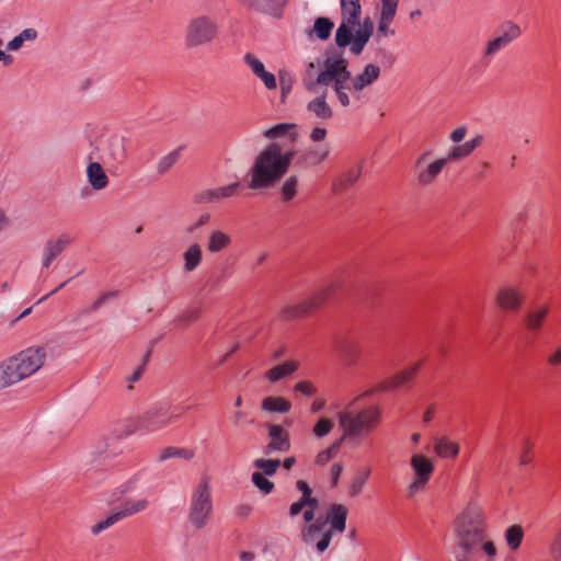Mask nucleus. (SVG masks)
I'll use <instances>...</instances> for the list:
<instances>
[{
  "label": "nucleus",
  "instance_id": "f257e3e1",
  "mask_svg": "<svg viewBox=\"0 0 561 561\" xmlns=\"http://www.w3.org/2000/svg\"><path fill=\"white\" fill-rule=\"evenodd\" d=\"M486 518L483 506L470 501L454 522V539L457 561H470L485 539Z\"/></svg>",
  "mask_w": 561,
  "mask_h": 561
},
{
  "label": "nucleus",
  "instance_id": "f03ea898",
  "mask_svg": "<svg viewBox=\"0 0 561 561\" xmlns=\"http://www.w3.org/2000/svg\"><path fill=\"white\" fill-rule=\"evenodd\" d=\"M294 156V150L283 151L278 142L268 144L249 170L248 187L257 191L274 186L287 173Z\"/></svg>",
  "mask_w": 561,
  "mask_h": 561
},
{
  "label": "nucleus",
  "instance_id": "7ed1b4c3",
  "mask_svg": "<svg viewBox=\"0 0 561 561\" xmlns=\"http://www.w3.org/2000/svg\"><path fill=\"white\" fill-rule=\"evenodd\" d=\"M337 421L342 431V443L357 446L378 427L381 422V410L377 405L357 409L352 402L339 411Z\"/></svg>",
  "mask_w": 561,
  "mask_h": 561
},
{
  "label": "nucleus",
  "instance_id": "20e7f679",
  "mask_svg": "<svg viewBox=\"0 0 561 561\" xmlns=\"http://www.w3.org/2000/svg\"><path fill=\"white\" fill-rule=\"evenodd\" d=\"M46 351L27 347L0 362V390L14 386L34 375L45 363Z\"/></svg>",
  "mask_w": 561,
  "mask_h": 561
},
{
  "label": "nucleus",
  "instance_id": "39448f33",
  "mask_svg": "<svg viewBox=\"0 0 561 561\" xmlns=\"http://www.w3.org/2000/svg\"><path fill=\"white\" fill-rule=\"evenodd\" d=\"M351 79L352 73L348 70V61L342 54H336L325 58L318 81H322V85L325 89L332 85L340 105L348 107L351 105V98L348 95V92H351Z\"/></svg>",
  "mask_w": 561,
  "mask_h": 561
},
{
  "label": "nucleus",
  "instance_id": "423d86ee",
  "mask_svg": "<svg viewBox=\"0 0 561 561\" xmlns=\"http://www.w3.org/2000/svg\"><path fill=\"white\" fill-rule=\"evenodd\" d=\"M214 515L213 494L209 481L203 478L193 488L188 508L187 523L195 530L205 528L211 520Z\"/></svg>",
  "mask_w": 561,
  "mask_h": 561
},
{
  "label": "nucleus",
  "instance_id": "0eeeda50",
  "mask_svg": "<svg viewBox=\"0 0 561 561\" xmlns=\"http://www.w3.org/2000/svg\"><path fill=\"white\" fill-rule=\"evenodd\" d=\"M218 35V25L207 15L190 20L184 31V43L190 49L211 44Z\"/></svg>",
  "mask_w": 561,
  "mask_h": 561
},
{
  "label": "nucleus",
  "instance_id": "6e6552de",
  "mask_svg": "<svg viewBox=\"0 0 561 561\" xmlns=\"http://www.w3.org/2000/svg\"><path fill=\"white\" fill-rule=\"evenodd\" d=\"M181 416L180 407L156 403L138 417V427L149 433L160 431Z\"/></svg>",
  "mask_w": 561,
  "mask_h": 561
},
{
  "label": "nucleus",
  "instance_id": "1a4fd4ad",
  "mask_svg": "<svg viewBox=\"0 0 561 561\" xmlns=\"http://www.w3.org/2000/svg\"><path fill=\"white\" fill-rule=\"evenodd\" d=\"M362 7L359 0H341L342 22L335 32V44L345 48L352 42V30L359 25Z\"/></svg>",
  "mask_w": 561,
  "mask_h": 561
},
{
  "label": "nucleus",
  "instance_id": "9d476101",
  "mask_svg": "<svg viewBox=\"0 0 561 561\" xmlns=\"http://www.w3.org/2000/svg\"><path fill=\"white\" fill-rule=\"evenodd\" d=\"M149 507V501L142 499H127L124 501L116 512H113L105 519L96 523L92 526L91 533L98 535L105 529L112 527L122 519L145 512Z\"/></svg>",
  "mask_w": 561,
  "mask_h": 561
},
{
  "label": "nucleus",
  "instance_id": "9b49d317",
  "mask_svg": "<svg viewBox=\"0 0 561 561\" xmlns=\"http://www.w3.org/2000/svg\"><path fill=\"white\" fill-rule=\"evenodd\" d=\"M300 536L305 545L313 546L318 553H323L329 548L334 535L322 522V517H319L311 524H305Z\"/></svg>",
  "mask_w": 561,
  "mask_h": 561
},
{
  "label": "nucleus",
  "instance_id": "f8f14e48",
  "mask_svg": "<svg viewBox=\"0 0 561 561\" xmlns=\"http://www.w3.org/2000/svg\"><path fill=\"white\" fill-rule=\"evenodd\" d=\"M431 154L432 151L426 150L417 158L415 162L416 180L422 186L432 185L437 176L442 173L443 169L447 165V163L453 162L451 159H448V154L446 157H442L435 159L434 161L427 162Z\"/></svg>",
  "mask_w": 561,
  "mask_h": 561
},
{
  "label": "nucleus",
  "instance_id": "ddd939ff",
  "mask_svg": "<svg viewBox=\"0 0 561 561\" xmlns=\"http://www.w3.org/2000/svg\"><path fill=\"white\" fill-rule=\"evenodd\" d=\"M414 472V479L408 486V496L413 497L425 488L434 472L433 461L422 454H414L410 459Z\"/></svg>",
  "mask_w": 561,
  "mask_h": 561
},
{
  "label": "nucleus",
  "instance_id": "4468645a",
  "mask_svg": "<svg viewBox=\"0 0 561 561\" xmlns=\"http://www.w3.org/2000/svg\"><path fill=\"white\" fill-rule=\"evenodd\" d=\"M333 291L332 285H325L313 291L308 298L297 302L296 305L288 306L284 309L286 318L304 317L316 309L320 308Z\"/></svg>",
  "mask_w": 561,
  "mask_h": 561
},
{
  "label": "nucleus",
  "instance_id": "2eb2a0df",
  "mask_svg": "<svg viewBox=\"0 0 561 561\" xmlns=\"http://www.w3.org/2000/svg\"><path fill=\"white\" fill-rule=\"evenodd\" d=\"M333 291L332 285H325L313 291L308 298L297 302L296 305L288 306L284 309L286 318L304 317L316 309L320 308Z\"/></svg>",
  "mask_w": 561,
  "mask_h": 561
},
{
  "label": "nucleus",
  "instance_id": "dca6fc26",
  "mask_svg": "<svg viewBox=\"0 0 561 561\" xmlns=\"http://www.w3.org/2000/svg\"><path fill=\"white\" fill-rule=\"evenodd\" d=\"M520 28L515 23H507L501 28V34L495 36L494 38L490 39L484 49H483V57L484 58H492L494 57L499 51L506 48L513 41L518 38L520 36Z\"/></svg>",
  "mask_w": 561,
  "mask_h": 561
},
{
  "label": "nucleus",
  "instance_id": "f3484780",
  "mask_svg": "<svg viewBox=\"0 0 561 561\" xmlns=\"http://www.w3.org/2000/svg\"><path fill=\"white\" fill-rule=\"evenodd\" d=\"M495 302L504 311L517 312L524 302L523 291L514 285H505L499 288Z\"/></svg>",
  "mask_w": 561,
  "mask_h": 561
},
{
  "label": "nucleus",
  "instance_id": "a211bd4d",
  "mask_svg": "<svg viewBox=\"0 0 561 561\" xmlns=\"http://www.w3.org/2000/svg\"><path fill=\"white\" fill-rule=\"evenodd\" d=\"M73 241V238L62 232L56 238L48 239L45 242L42 253V266L48 268L54 260H56Z\"/></svg>",
  "mask_w": 561,
  "mask_h": 561
},
{
  "label": "nucleus",
  "instance_id": "6ab92c4d",
  "mask_svg": "<svg viewBox=\"0 0 561 561\" xmlns=\"http://www.w3.org/2000/svg\"><path fill=\"white\" fill-rule=\"evenodd\" d=\"M380 67L376 64H367L363 71L356 75L351 79L350 85L351 91H353V95L355 100H359V92L371 85L375 81L380 77Z\"/></svg>",
  "mask_w": 561,
  "mask_h": 561
},
{
  "label": "nucleus",
  "instance_id": "aec40b11",
  "mask_svg": "<svg viewBox=\"0 0 561 561\" xmlns=\"http://www.w3.org/2000/svg\"><path fill=\"white\" fill-rule=\"evenodd\" d=\"M100 158L105 163H122L126 158L125 139L119 136L108 137L104 141Z\"/></svg>",
  "mask_w": 561,
  "mask_h": 561
},
{
  "label": "nucleus",
  "instance_id": "412c9836",
  "mask_svg": "<svg viewBox=\"0 0 561 561\" xmlns=\"http://www.w3.org/2000/svg\"><path fill=\"white\" fill-rule=\"evenodd\" d=\"M330 154L329 145L308 146L300 151L296 164L300 168L320 165Z\"/></svg>",
  "mask_w": 561,
  "mask_h": 561
},
{
  "label": "nucleus",
  "instance_id": "4be33fe9",
  "mask_svg": "<svg viewBox=\"0 0 561 561\" xmlns=\"http://www.w3.org/2000/svg\"><path fill=\"white\" fill-rule=\"evenodd\" d=\"M347 514L348 510L344 505L332 504L329 506L325 517H322V522L333 535L342 534L346 529Z\"/></svg>",
  "mask_w": 561,
  "mask_h": 561
},
{
  "label": "nucleus",
  "instance_id": "5701e85b",
  "mask_svg": "<svg viewBox=\"0 0 561 561\" xmlns=\"http://www.w3.org/2000/svg\"><path fill=\"white\" fill-rule=\"evenodd\" d=\"M290 0H247L255 11L274 20H282Z\"/></svg>",
  "mask_w": 561,
  "mask_h": 561
},
{
  "label": "nucleus",
  "instance_id": "b1692460",
  "mask_svg": "<svg viewBox=\"0 0 561 561\" xmlns=\"http://www.w3.org/2000/svg\"><path fill=\"white\" fill-rule=\"evenodd\" d=\"M270 442L265 447L266 455L272 453H284L290 449L289 434L283 426L277 424L268 425Z\"/></svg>",
  "mask_w": 561,
  "mask_h": 561
},
{
  "label": "nucleus",
  "instance_id": "393cba45",
  "mask_svg": "<svg viewBox=\"0 0 561 561\" xmlns=\"http://www.w3.org/2000/svg\"><path fill=\"white\" fill-rule=\"evenodd\" d=\"M355 34L352 33V42L350 43V51L358 56L363 53L365 46L369 42L374 33V23L370 18H366L363 23L359 22Z\"/></svg>",
  "mask_w": 561,
  "mask_h": 561
},
{
  "label": "nucleus",
  "instance_id": "a878e982",
  "mask_svg": "<svg viewBox=\"0 0 561 561\" xmlns=\"http://www.w3.org/2000/svg\"><path fill=\"white\" fill-rule=\"evenodd\" d=\"M232 243L229 233L220 229H213L207 234L205 249L209 254H217L226 251Z\"/></svg>",
  "mask_w": 561,
  "mask_h": 561
},
{
  "label": "nucleus",
  "instance_id": "bb28decb",
  "mask_svg": "<svg viewBox=\"0 0 561 561\" xmlns=\"http://www.w3.org/2000/svg\"><path fill=\"white\" fill-rule=\"evenodd\" d=\"M483 135L477 134L473 138L465 141L463 144L451 147L447 152L448 159L458 161L469 157L477 148L483 144Z\"/></svg>",
  "mask_w": 561,
  "mask_h": 561
},
{
  "label": "nucleus",
  "instance_id": "cd10ccee",
  "mask_svg": "<svg viewBox=\"0 0 561 561\" xmlns=\"http://www.w3.org/2000/svg\"><path fill=\"white\" fill-rule=\"evenodd\" d=\"M328 89L317 98L312 99L307 104V110L309 113L313 114L317 118L327 121L333 116V110L327 102Z\"/></svg>",
  "mask_w": 561,
  "mask_h": 561
},
{
  "label": "nucleus",
  "instance_id": "c85d7f7f",
  "mask_svg": "<svg viewBox=\"0 0 561 561\" xmlns=\"http://www.w3.org/2000/svg\"><path fill=\"white\" fill-rule=\"evenodd\" d=\"M87 179L95 191L104 190L108 185V178L99 162H90L88 164Z\"/></svg>",
  "mask_w": 561,
  "mask_h": 561
},
{
  "label": "nucleus",
  "instance_id": "c756f323",
  "mask_svg": "<svg viewBox=\"0 0 561 561\" xmlns=\"http://www.w3.org/2000/svg\"><path fill=\"white\" fill-rule=\"evenodd\" d=\"M183 271L185 273L194 272L203 261V249L198 243L190 244L182 254Z\"/></svg>",
  "mask_w": 561,
  "mask_h": 561
},
{
  "label": "nucleus",
  "instance_id": "7c9ffc66",
  "mask_svg": "<svg viewBox=\"0 0 561 561\" xmlns=\"http://www.w3.org/2000/svg\"><path fill=\"white\" fill-rule=\"evenodd\" d=\"M299 367V363L294 359L286 360L274 366L265 373V378L274 383L293 375Z\"/></svg>",
  "mask_w": 561,
  "mask_h": 561
},
{
  "label": "nucleus",
  "instance_id": "2f4dec72",
  "mask_svg": "<svg viewBox=\"0 0 561 561\" xmlns=\"http://www.w3.org/2000/svg\"><path fill=\"white\" fill-rule=\"evenodd\" d=\"M419 368H420V364H415L409 368L401 370L400 373L394 375L389 380L383 381L379 386L378 389L379 390H390L392 388H398V387L404 385L405 382H408L414 378Z\"/></svg>",
  "mask_w": 561,
  "mask_h": 561
},
{
  "label": "nucleus",
  "instance_id": "473e14b6",
  "mask_svg": "<svg viewBox=\"0 0 561 561\" xmlns=\"http://www.w3.org/2000/svg\"><path fill=\"white\" fill-rule=\"evenodd\" d=\"M460 445L457 442H453L447 437H437L434 439V451L440 458L454 459L458 456Z\"/></svg>",
  "mask_w": 561,
  "mask_h": 561
},
{
  "label": "nucleus",
  "instance_id": "72a5a7b5",
  "mask_svg": "<svg viewBox=\"0 0 561 561\" xmlns=\"http://www.w3.org/2000/svg\"><path fill=\"white\" fill-rule=\"evenodd\" d=\"M267 139H278L288 137L291 141H295L298 137L297 125L290 123L277 124L263 133Z\"/></svg>",
  "mask_w": 561,
  "mask_h": 561
},
{
  "label": "nucleus",
  "instance_id": "f704fd0d",
  "mask_svg": "<svg viewBox=\"0 0 561 561\" xmlns=\"http://www.w3.org/2000/svg\"><path fill=\"white\" fill-rule=\"evenodd\" d=\"M548 312L549 307L542 305L528 311L525 316L526 328L531 332H538L542 328Z\"/></svg>",
  "mask_w": 561,
  "mask_h": 561
},
{
  "label": "nucleus",
  "instance_id": "c9c22d12",
  "mask_svg": "<svg viewBox=\"0 0 561 561\" xmlns=\"http://www.w3.org/2000/svg\"><path fill=\"white\" fill-rule=\"evenodd\" d=\"M319 64L310 61L306 66L305 73L302 76V84L305 89L311 93L318 92V88L322 85V81H318L320 77Z\"/></svg>",
  "mask_w": 561,
  "mask_h": 561
},
{
  "label": "nucleus",
  "instance_id": "e433bc0d",
  "mask_svg": "<svg viewBox=\"0 0 561 561\" xmlns=\"http://www.w3.org/2000/svg\"><path fill=\"white\" fill-rule=\"evenodd\" d=\"M261 409L268 413H288L291 402L283 397L270 396L262 400Z\"/></svg>",
  "mask_w": 561,
  "mask_h": 561
},
{
  "label": "nucleus",
  "instance_id": "4c0bfd02",
  "mask_svg": "<svg viewBox=\"0 0 561 561\" xmlns=\"http://www.w3.org/2000/svg\"><path fill=\"white\" fill-rule=\"evenodd\" d=\"M183 148V146H180L157 161L156 172L158 175L167 174L179 162Z\"/></svg>",
  "mask_w": 561,
  "mask_h": 561
},
{
  "label": "nucleus",
  "instance_id": "58836bf2",
  "mask_svg": "<svg viewBox=\"0 0 561 561\" xmlns=\"http://www.w3.org/2000/svg\"><path fill=\"white\" fill-rule=\"evenodd\" d=\"M37 37L38 33L35 28H24L21 33H19L16 36H14L11 41L8 42L7 49L9 51H18L24 46L25 43L35 42Z\"/></svg>",
  "mask_w": 561,
  "mask_h": 561
},
{
  "label": "nucleus",
  "instance_id": "ea45409f",
  "mask_svg": "<svg viewBox=\"0 0 561 561\" xmlns=\"http://www.w3.org/2000/svg\"><path fill=\"white\" fill-rule=\"evenodd\" d=\"M360 176V169H350L333 182V191L341 193L350 188Z\"/></svg>",
  "mask_w": 561,
  "mask_h": 561
},
{
  "label": "nucleus",
  "instance_id": "a19ab883",
  "mask_svg": "<svg viewBox=\"0 0 561 561\" xmlns=\"http://www.w3.org/2000/svg\"><path fill=\"white\" fill-rule=\"evenodd\" d=\"M394 18L379 15L377 32L374 37L375 44H380L382 39L393 36L396 31L391 28Z\"/></svg>",
  "mask_w": 561,
  "mask_h": 561
},
{
  "label": "nucleus",
  "instance_id": "79ce46f5",
  "mask_svg": "<svg viewBox=\"0 0 561 561\" xmlns=\"http://www.w3.org/2000/svg\"><path fill=\"white\" fill-rule=\"evenodd\" d=\"M194 457V451L186 448L165 447L163 448L158 457L159 461H165L170 458H183L190 460Z\"/></svg>",
  "mask_w": 561,
  "mask_h": 561
},
{
  "label": "nucleus",
  "instance_id": "37998d69",
  "mask_svg": "<svg viewBox=\"0 0 561 561\" xmlns=\"http://www.w3.org/2000/svg\"><path fill=\"white\" fill-rule=\"evenodd\" d=\"M298 176L296 174L289 175L280 187V196L282 201L285 203L290 202L297 194L298 190Z\"/></svg>",
  "mask_w": 561,
  "mask_h": 561
},
{
  "label": "nucleus",
  "instance_id": "c03bdc74",
  "mask_svg": "<svg viewBox=\"0 0 561 561\" xmlns=\"http://www.w3.org/2000/svg\"><path fill=\"white\" fill-rule=\"evenodd\" d=\"M334 23L328 18H318L313 24V32L321 41H325L331 36Z\"/></svg>",
  "mask_w": 561,
  "mask_h": 561
},
{
  "label": "nucleus",
  "instance_id": "a18cd8bd",
  "mask_svg": "<svg viewBox=\"0 0 561 561\" xmlns=\"http://www.w3.org/2000/svg\"><path fill=\"white\" fill-rule=\"evenodd\" d=\"M278 80L282 99L285 100L291 93L295 83V78L290 71L286 69H280L278 71Z\"/></svg>",
  "mask_w": 561,
  "mask_h": 561
},
{
  "label": "nucleus",
  "instance_id": "49530a36",
  "mask_svg": "<svg viewBox=\"0 0 561 561\" xmlns=\"http://www.w3.org/2000/svg\"><path fill=\"white\" fill-rule=\"evenodd\" d=\"M334 427V421L330 417H320L312 427V435L316 438H323L329 435Z\"/></svg>",
  "mask_w": 561,
  "mask_h": 561
},
{
  "label": "nucleus",
  "instance_id": "de8ad7c7",
  "mask_svg": "<svg viewBox=\"0 0 561 561\" xmlns=\"http://www.w3.org/2000/svg\"><path fill=\"white\" fill-rule=\"evenodd\" d=\"M371 48L375 51V59L379 61L381 65H387L388 67H392V65L396 62L394 55L387 49L385 46L380 44H375L373 42Z\"/></svg>",
  "mask_w": 561,
  "mask_h": 561
},
{
  "label": "nucleus",
  "instance_id": "09e8293b",
  "mask_svg": "<svg viewBox=\"0 0 561 561\" xmlns=\"http://www.w3.org/2000/svg\"><path fill=\"white\" fill-rule=\"evenodd\" d=\"M254 467L262 470L263 476H273L280 466L279 459L259 458L253 462Z\"/></svg>",
  "mask_w": 561,
  "mask_h": 561
},
{
  "label": "nucleus",
  "instance_id": "8fccbe9b",
  "mask_svg": "<svg viewBox=\"0 0 561 561\" xmlns=\"http://www.w3.org/2000/svg\"><path fill=\"white\" fill-rule=\"evenodd\" d=\"M523 535L524 533L520 526L513 525L508 527L505 533L507 545L512 549H517L522 543Z\"/></svg>",
  "mask_w": 561,
  "mask_h": 561
},
{
  "label": "nucleus",
  "instance_id": "3c124183",
  "mask_svg": "<svg viewBox=\"0 0 561 561\" xmlns=\"http://www.w3.org/2000/svg\"><path fill=\"white\" fill-rule=\"evenodd\" d=\"M341 445H342V440L339 438L330 447L321 450L317 455L316 462L320 466L325 465L339 451V449L341 448Z\"/></svg>",
  "mask_w": 561,
  "mask_h": 561
},
{
  "label": "nucleus",
  "instance_id": "603ef678",
  "mask_svg": "<svg viewBox=\"0 0 561 561\" xmlns=\"http://www.w3.org/2000/svg\"><path fill=\"white\" fill-rule=\"evenodd\" d=\"M251 480H252L253 484L265 495L270 494L274 489V483L272 481H270L261 472H253Z\"/></svg>",
  "mask_w": 561,
  "mask_h": 561
},
{
  "label": "nucleus",
  "instance_id": "864d4df0",
  "mask_svg": "<svg viewBox=\"0 0 561 561\" xmlns=\"http://www.w3.org/2000/svg\"><path fill=\"white\" fill-rule=\"evenodd\" d=\"M215 188H216L218 202L220 203L225 199L232 198V197L237 196V194L240 190V183L234 182V183H230V184L215 187Z\"/></svg>",
  "mask_w": 561,
  "mask_h": 561
},
{
  "label": "nucleus",
  "instance_id": "5fc2aeb1",
  "mask_svg": "<svg viewBox=\"0 0 561 561\" xmlns=\"http://www.w3.org/2000/svg\"><path fill=\"white\" fill-rule=\"evenodd\" d=\"M243 60L255 77L260 76V73L265 70L264 64L251 53H247L243 56Z\"/></svg>",
  "mask_w": 561,
  "mask_h": 561
},
{
  "label": "nucleus",
  "instance_id": "6e6d98bb",
  "mask_svg": "<svg viewBox=\"0 0 561 561\" xmlns=\"http://www.w3.org/2000/svg\"><path fill=\"white\" fill-rule=\"evenodd\" d=\"M195 202L199 204L219 203L217 198L216 188H208L199 192L195 196Z\"/></svg>",
  "mask_w": 561,
  "mask_h": 561
},
{
  "label": "nucleus",
  "instance_id": "4d7b16f0",
  "mask_svg": "<svg viewBox=\"0 0 561 561\" xmlns=\"http://www.w3.org/2000/svg\"><path fill=\"white\" fill-rule=\"evenodd\" d=\"M230 422L233 427L239 428L244 424H252L253 420H248V414L242 410H236L230 414Z\"/></svg>",
  "mask_w": 561,
  "mask_h": 561
},
{
  "label": "nucleus",
  "instance_id": "13d9d810",
  "mask_svg": "<svg viewBox=\"0 0 561 561\" xmlns=\"http://www.w3.org/2000/svg\"><path fill=\"white\" fill-rule=\"evenodd\" d=\"M380 1H381L380 15L394 18L397 14L399 0H380Z\"/></svg>",
  "mask_w": 561,
  "mask_h": 561
},
{
  "label": "nucleus",
  "instance_id": "bf43d9fd",
  "mask_svg": "<svg viewBox=\"0 0 561 561\" xmlns=\"http://www.w3.org/2000/svg\"><path fill=\"white\" fill-rule=\"evenodd\" d=\"M294 390L307 397H311L317 392L316 386L309 380L298 381L295 385Z\"/></svg>",
  "mask_w": 561,
  "mask_h": 561
},
{
  "label": "nucleus",
  "instance_id": "052dcab7",
  "mask_svg": "<svg viewBox=\"0 0 561 561\" xmlns=\"http://www.w3.org/2000/svg\"><path fill=\"white\" fill-rule=\"evenodd\" d=\"M256 78L263 82L267 90H275L277 88L276 77L272 72L264 70Z\"/></svg>",
  "mask_w": 561,
  "mask_h": 561
},
{
  "label": "nucleus",
  "instance_id": "680f3d73",
  "mask_svg": "<svg viewBox=\"0 0 561 561\" xmlns=\"http://www.w3.org/2000/svg\"><path fill=\"white\" fill-rule=\"evenodd\" d=\"M211 218V215L209 213H203L198 216L196 221L192 222L186 227L187 233H193L195 230H197L199 227L205 226L209 222Z\"/></svg>",
  "mask_w": 561,
  "mask_h": 561
},
{
  "label": "nucleus",
  "instance_id": "e2e57ef3",
  "mask_svg": "<svg viewBox=\"0 0 561 561\" xmlns=\"http://www.w3.org/2000/svg\"><path fill=\"white\" fill-rule=\"evenodd\" d=\"M141 478V472H137L131 478H129L126 482H124L121 486V493H128L133 492L137 488V483L139 482Z\"/></svg>",
  "mask_w": 561,
  "mask_h": 561
},
{
  "label": "nucleus",
  "instance_id": "0e129e2a",
  "mask_svg": "<svg viewBox=\"0 0 561 561\" xmlns=\"http://www.w3.org/2000/svg\"><path fill=\"white\" fill-rule=\"evenodd\" d=\"M198 317H199V311L197 309H190V310H185L183 313H181L175 319V322H178V323L194 322L198 319Z\"/></svg>",
  "mask_w": 561,
  "mask_h": 561
},
{
  "label": "nucleus",
  "instance_id": "69168bd1",
  "mask_svg": "<svg viewBox=\"0 0 561 561\" xmlns=\"http://www.w3.org/2000/svg\"><path fill=\"white\" fill-rule=\"evenodd\" d=\"M467 133L468 128L466 126H459L450 133L449 139L455 144V146L460 145L467 136Z\"/></svg>",
  "mask_w": 561,
  "mask_h": 561
},
{
  "label": "nucleus",
  "instance_id": "338daca9",
  "mask_svg": "<svg viewBox=\"0 0 561 561\" xmlns=\"http://www.w3.org/2000/svg\"><path fill=\"white\" fill-rule=\"evenodd\" d=\"M117 291H107L103 293L91 306V311L98 310L102 305H104L107 300L116 297Z\"/></svg>",
  "mask_w": 561,
  "mask_h": 561
},
{
  "label": "nucleus",
  "instance_id": "774afa93",
  "mask_svg": "<svg viewBox=\"0 0 561 561\" xmlns=\"http://www.w3.org/2000/svg\"><path fill=\"white\" fill-rule=\"evenodd\" d=\"M328 135V130L323 127H314L310 135H309V138L311 141L313 142H321L325 139Z\"/></svg>",
  "mask_w": 561,
  "mask_h": 561
}]
</instances>
